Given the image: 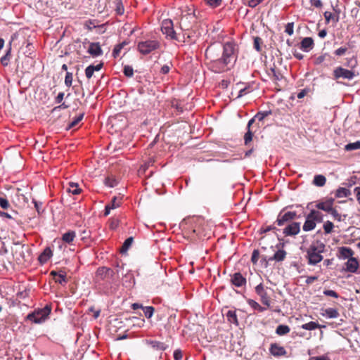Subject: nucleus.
<instances>
[{
    "instance_id": "obj_1",
    "label": "nucleus",
    "mask_w": 360,
    "mask_h": 360,
    "mask_svg": "<svg viewBox=\"0 0 360 360\" xmlns=\"http://www.w3.org/2000/svg\"><path fill=\"white\" fill-rule=\"evenodd\" d=\"M214 48L210 46L206 49L205 56L212 60V68L215 72H223L229 69V65L236 60V45L233 42H226L223 46L222 56H214Z\"/></svg>"
},
{
    "instance_id": "obj_2",
    "label": "nucleus",
    "mask_w": 360,
    "mask_h": 360,
    "mask_svg": "<svg viewBox=\"0 0 360 360\" xmlns=\"http://www.w3.org/2000/svg\"><path fill=\"white\" fill-rule=\"evenodd\" d=\"M326 245L323 243L316 240L313 242L307 250V258L308 263L315 265L323 259L321 255L325 250Z\"/></svg>"
},
{
    "instance_id": "obj_3",
    "label": "nucleus",
    "mask_w": 360,
    "mask_h": 360,
    "mask_svg": "<svg viewBox=\"0 0 360 360\" xmlns=\"http://www.w3.org/2000/svg\"><path fill=\"white\" fill-rule=\"evenodd\" d=\"M51 311V305L46 304L44 307L35 309L27 316V319L35 323H41L49 317Z\"/></svg>"
},
{
    "instance_id": "obj_4",
    "label": "nucleus",
    "mask_w": 360,
    "mask_h": 360,
    "mask_svg": "<svg viewBox=\"0 0 360 360\" xmlns=\"http://www.w3.org/2000/svg\"><path fill=\"white\" fill-rule=\"evenodd\" d=\"M78 103L79 105L82 104L79 99H75V106H77V111H73L69 113V129L77 127H79L82 125L81 122L84 118V111L83 109L79 108L77 106ZM73 110H75V108H73Z\"/></svg>"
},
{
    "instance_id": "obj_5",
    "label": "nucleus",
    "mask_w": 360,
    "mask_h": 360,
    "mask_svg": "<svg viewBox=\"0 0 360 360\" xmlns=\"http://www.w3.org/2000/svg\"><path fill=\"white\" fill-rule=\"evenodd\" d=\"M161 30L163 34L169 39H174L178 41H181L179 34L174 30L173 22L170 19H165L162 22Z\"/></svg>"
},
{
    "instance_id": "obj_6",
    "label": "nucleus",
    "mask_w": 360,
    "mask_h": 360,
    "mask_svg": "<svg viewBox=\"0 0 360 360\" xmlns=\"http://www.w3.org/2000/svg\"><path fill=\"white\" fill-rule=\"evenodd\" d=\"M160 44L158 40H146L138 43L137 48L139 52L143 55H147L153 51L160 48Z\"/></svg>"
},
{
    "instance_id": "obj_7",
    "label": "nucleus",
    "mask_w": 360,
    "mask_h": 360,
    "mask_svg": "<svg viewBox=\"0 0 360 360\" xmlns=\"http://www.w3.org/2000/svg\"><path fill=\"white\" fill-rule=\"evenodd\" d=\"M333 76L335 79L343 78L350 80L354 77L355 75L352 70L338 67L333 70Z\"/></svg>"
},
{
    "instance_id": "obj_8",
    "label": "nucleus",
    "mask_w": 360,
    "mask_h": 360,
    "mask_svg": "<svg viewBox=\"0 0 360 360\" xmlns=\"http://www.w3.org/2000/svg\"><path fill=\"white\" fill-rule=\"evenodd\" d=\"M297 217L296 212H287L285 213H283V212H281L277 217V219L276 221L278 226H283L285 223L291 221L294 219H295Z\"/></svg>"
},
{
    "instance_id": "obj_9",
    "label": "nucleus",
    "mask_w": 360,
    "mask_h": 360,
    "mask_svg": "<svg viewBox=\"0 0 360 360\" xmlns=\"http://www.w3.org/2000/svg\"><path fill=\"white\" fill-rule=\"evenodd\" d=\"M284 243H280L276 245L277 248V251L274 253V255L268 259V261H276V262H283L287 255V252L283 250Z\"/></svg>"
},
{
    "instance_id": "obj_10",
    "label": "nucleus",
    "mask_w": 360,
    "mask_h": 360,
    "mask_svg": "<svg viewBox=\"0 0 360 360\" xmlns=\"http://www.w3.org/2000/svg\"><path fill=\"white\" fill-rule=\"evenodd\" d=\"M300 231V223L291 222L283 229V233L285 236H293L298 234Z\"/></svg>"
},
{
    "instance_id": "obj_11",
    "label": "nucleus",
    "mask_w": 360,
    "mask_h": 360,
    "mask_svg": "<svg viewBox=\"0 0 360 360\" xmlns=\"http://www.w3.org/2000/svg\"><path fill=\"white\" fill-rule=\"evenodd\" d=\"M231 283L237 288H243L245 286L247 281L240 273L237 272L231 276Z\"/></svg>"
},
{
    "instance_id": "obj_12",
    "label": "nucleus",
    "mask_w": 360,
    "mask_h": 360,
    "mask_svg": "<svg viewBox=\"0 0 360 360\" xmlns=\"http://www.w3.org/2000/svg\"><path fill=\"white\" fill-rule=\"evenodd\" d=\"M113 275L114 269H112L106 266H101L98 268L96 272V277L102 280L112 278Z\"/></svg>"
},
{
    "instance_id": "obj_13",
    "label": "nucleus",
    "mask_w": 360,
    "mask_h": 360,
    "mask_svg": "<svg viewBox=\"0 0 360 360\" xmlns=\"http://www.w3.org/2000/svg\"><path fill=\"white\" fill-rule=\"evenodd\" d=\"M270 353L274 356H282L286 354L285 349L276 343L271 344L269 348Z\"/></svg>"
},
{
    "instance_id": "obj_14",
    "label": "nucleus",
    "mask_w": 360,
    "mask_h": 360,
    "mask_svg": "<svg viewBox=\"0 0 360 360\" xmlns=\"http://www.w3.org/2000/svg\"><path fill=\"white\" fill-rule=\"evenodd\" d=\"M314 46V43L313 39L311 37H305L301 41L300 48L303 51L309 52Z\"/></svg>"
},
{
    "instance_id": "obj_15",
    "label": "nucleus",
    "mask_w": 360,
    "mask_h": 360,
    "mask_svg": "<svg viewBox=\"0 0 360 360\" xmlns=\"http://www.w3.org/2000/svg\"><path fill=\"white\" fill-rule=\"evenodd\" d=\"M354 251L348 247H341L338 249V257L340 259H349L352 257Z\"/></svg>"
},
{
    "instance_id": "obj_16",
    "label": "nucleus",
    "mask_w": 360,
    "mask_h": 360,
    "mask_svg": "<svg viewBox=\"0 0 360 360\" xmlns=\"http://www.w3.org/2000/svg\"><path fill=\"white\" fill-rule=\"evenodd\" d=\"M50 274L53 276V279L56 283H58L60 284L66 283V272L65 271H52Z\"/></svg>"
},
{
    "instance_id": "obj_17",
    "label": "nucleus",
    "mask_w": 360,
    "mask_h": 360,
    "mask_svg": "<svg viewBox=\"0 0 360 360\" xmlns=\"http://www.w3.org/2000/svg\"><path fill=\"white\" fill-rule=\"evenodd\" d=\"M334 200L333 198L328 199L324 202H318L316 204V207L318 210H323L328 213L329 211H331V208L333 205Z\"/></svg>"
},
{
    "instance_id": "obj_18",
    "label": "nucleus",
    "mask_w": 360,
    "mask_h": 360,
    "mask_svg": "<svg viewBox=\"0 0 360 360\" xmlns=\"http://www.w3.org/2000/svg\"><path fill=\"white\" fill-rule=\"evenodd\" d=\"M124 266L125 264H124L122 262H117L116 266H115V269L114 270V274H117V276H120V275H122V276H124L125 278H132V275L131 274H128V271L129 270L127 269L126 271H124Z\"/></svg>"
},
{
    "instance_id": "obj_19",
    "label": "nucleus",
    "mask_w": 360,
    "mask_h": 360,
    "mask_svg": "<svg viewBox=\"0 0 360 360\" xmlns=\"http://www.w3.org/2000/svg\"><path fill=\"white\" fill-rule=\"evenodd\" d=\"M88 52L94 57L103 54V51L99 43H91L88 49Z\"/></svg>"
},
{
    "instance_id": "obj_20",
    "label": "nucleus",
    "mask_w": 360,
    "mask_h": 360,
    "mask_svg": "<svg viewBox=\"0 0 360 360\" xmlns=\"http://www.w3.org/2000/svg\"><path fill=\"white\" fill-rule=\"evenodd\" d=\"M346 269L349 272H356L359 267V262L354 257L349 258L345 264Z\"/></svg>"
},
{
    "instance_id": "obj_21",
    "label": "nucleus",
    "mask_w": 360,
    "mask_h": 360,
    "mask_svg": "<svg viewBox=\"0 0 360 360\" xmlns=\"http://www.w3.org/2000/svg\"><path fill=\"white\" fill-rule=\"evenodd\" d=\"M321 314L328 319H335L339 316V312L337 309L333 308H327L325 309H322V312Z\"/></svg>"
},
{
    "instance_id": "obj_22",
    "label": "nucleus",
    "mask_w": 360,
    "mask_h": 360,
    "mask_svg": "<svg viewBox=\"0 0 360 360\" xmlns=\"http://www.w3.org/2000/svg\"><path fill=\"white\" fill-rule=\"evenodd\" d=\"M255 122V118H252L248 123V131L244 135L245 145H248L252 140L253 133L250 130L251 125Z\"/></svg>"
},
{
    "instance_id": "obj_23",
    "label": "nucleus",
    "mask_w": 360,
    "mask_h": 360,
    "mask_svg": "<svg viewBox=\"0 0 360 360\" xmlns=\"http://www.w3.org/2000/svg\"><path fill=\"white\" fill-rule=\"evenodd\" d=\"M316 227V221H314L307 214L306 217V220L303 225V230L304 231H309L314 230Z\"/></svg>"
},
{
    "instance_id": "obj_24",
    "label": "nucleus",
    "mask_w": 360,
    "mask_h": 360,
    "mask_svg": "<svg viewBox=\"0 0 360 360\" xmlns=\"http://www.w3.org/2000/svg\"><path fill=\"white\" fill-rule=\"evenodd\" d=\"M52 256V251L50 248H46L43 252L39 255V260L40 263H46Z\"/></svg>"
},
{
    "instance_id": "obj_25",
    "label": "nucleus",
    "mask_w": 360,
    "mask_h": 360,
    "mask_svg": "<svg viewBox=\"0 0 360 360\" xmlns=\"http://www.w3.org/2000/svg\"><path fill=\"white\" fill-rule=\"evenodd\" d=\"M308 215L316 222L320 223L323 221V215L321 212L318 210H311Z\"/></svg>"
},
{
    "instance_id": "obj_26",
    "label": "nucleus",
    "mask_w": 360,
    "mask_h": 360,
    "mask_svg": "<svg viewBox=\"0 0 360 360\" xmlns=\"http://www.w3.org/2000/svg\"><path fill=\"white\" fill-rule=\"evenodd\" d=\"M351 195V191L343 187H340L338 188L335 191V197L336 198H343V197H348Z\"/></svg>"
},
{
    "instance_id": "obj_27",
    "label": "nucleus",
    "mask_w": 360,
    "mask_h": 360,
    "mask_svg": "<svg viewBox=\"0 0 360 360\" xmlns=\"http://www.w3.org/2000/svg\"><path fill=\"white\" fill-rule=\"evenodd\" d=\"M268 74L271 77V78L276 82L281 80L283 77L281 72L278 70H277L275 68H270Z\"/></svg>"
},
{
    "instance_id": "obj_28",
    "label": "nucleus",
    "mask_w": 360,
    "mask_h": 360,
    "mask_svg": "<svg viewBox=\"0 0 360 360\" xmlns=\"http://www.w3.org/2000/svg\"><path fill=\"white\" fill-rule=\"evenodd\" d=\"M326 178L321 174L316 175L313 180V184L317 186L321 187L326 184Z\"/></svg>"
},
{
    "instance_id": "obj_29",
    "label": "nucleus",
    "mask_w": 360,
    "mask_h": 360,
    "mask_svg": "<svg viewBox=\"0 0 360 360\" xmlns=\"http://www.w3.org/2000/svg\"><path fill=\"white\" fill-rule=\"evenodd\" d=\"M82 188L79 187V184L75 182H69V193H72L73 195H78L81 193Z\"/></svg>"
},
{
    "instance_id": "obj_30",
    "label": "nucleus",
    "mask_w": 360,
    "mask_h": 360,
    "mask_svg": "<svg viewBox=\"0 0 360 360\" xmlns=\"http://www.w3.org/2000/svg\"><path fill=\"white\" fill-rule=\"evenodd\" d=\"M226 316L229 322L233 323L236 326L238 325L237 316L234 311L229 310Z\"/></svg>"
},
{
    "instance_id": "obj_31",
    "label": "nucleus",
    "mask_w": 360,
    "mask_h": 360,
    "mask_svg": "<svg viewBox=\"0 0 360 360\" xmlns=\"http://www.w3.org/2000/svg\"><path fill=\"white\" fill-rule=\"evenodd\" d=\"M290 329L288 326L279 325L276 329V333L278 335H284L290 332Z\"/></svg>"
},
{
    "instance_id": "obj_32",
    "label": "nucleus",
    "mask_w": 360,
    "mask_h": 360,
    "mask_svg": "<svg viewBox=\"0 0 360 360\" xmlns=\"http://www.w3.org/2000/svg\"><path fill=\"white\" fill-rule=\"evenodd\" d=\"M301 328L304 330H312L321 328V326L316 322L310 321L302 325Z\"/></svg>"
},
{
    "instance_id": "obj_33",
    "label": "nucleus",
    "mask_w": 360,
    "mask_h": 360,
    "mask_svg": "<svg viewBox=\"0 0 360 360\" xmlns=\"http://www.w3.org/2000/svg\"><path fill=\"white\" fill-rule=\"evenodd\" d=\"M11 42L9 43V48L6 52V53L1 57V63L4 66H6L8 64V61L11 57Z\"/></svg>"
},
{
    "instance_id": "obj_34",
    "label": "nucleus",
    "mask_w": 360,
    "mask_h": 360,
    "mask_svg": "<svg viewBox=\"0 0 360 360\" xmlns=\"http://www.w3.org/2000/svg\"><path fill=\"white\" fill-rule=\"evenodd\" d=\"M323 15L326 22L327 23H328L331 20H333L335 22H337L339 20L338 15H335L334 14L329 11H326Z\"/></svg>"
},
{
    "instance_id": "obj_35",
    "label": "nucleus",
    "mask_w": 360,
    "mask_h": 360,
    "mask_svg": "<svg viewBox=\"0 0 360 360\" xmlns=\"http://www.w3.org/2000/svg\"><path fill=\"white\" fill-rule=\"evenodd\" d=\"M360 149V141H356L354 143H349L345 146V150L347 151Z\"/></svg>"
},
{
    "instance_id": "obj_36",
    "label": "nucleus",
    "mask_w": 360,
    "mask_h": 360,
    "mask_svg": "<svg viewBox=\"0 0 360 360\" xmlns=\"http://www.w3.org/2000/svg\"><path fill=\"white\" fill-rule=\"evenodd\" d=\"M115 11L118 15H122L124 12V8L121 0H115Z\"/></svg>"
},
{
    "instance_id": "obj_37",
    "label": "nucleus",
    "mask_w": 360,
    "mask_h": 360,
    "mask_svg": "<svg viewBox=\"0 0 360 360\" xmlns=\"http://www.w3.org/2000/svg\"><path fill=\"white\" fill-rule=\"evenodd\" d=\"M132 242H133L132 237H129V238H127L121 248L120 252L122 253L126 252L128 250L129 248L131 245Z\"/></svg>"
},
{
    "instance_id": "obj_38",
    "label": "nucleus",
    "mask_w": 360,
    "mask_h": 360,
    "mask_svg": "<svg viewBox=\"0 0 360 360\" xmlns=\"http://www.w3.org/2000/svg\"><path fill=\"white\" fill-rule=\"evenodd\" d=\"M53 243L57 245L60 249H62L63 243H68V232L63 233L61 239H56Z\"/></svg>"
},
{
    "instance_id": "obj_39",
    "label": "nucleus",
    "mask_w": 360,
    "mask_h": 360,
    "mask_svg": "<svg viewBox=\"0 0 360 360\" xmlns=\"http://www.w3.org/2000/svg\"><path fill=\"white\" fill-rule=\"evenodd\" d=\"M263 44V40L259 37H254V48L258 51L260 52L262 51V45Z\"/></svg>"
},
{
    "instance_id": "obj_40",
    "label": "nucleus",
    "mask_w": 360,
    "mask_h": 360,
    "mask_svg": "<svg viewBox=\"0 0 360 360\" xmlns=\"http://www.w3.org/2000/svg\"><path fill=\"white\" fill-rule=\"evenodd\" d=\"M128 43L127 41H123V42L117 44V46H115V47L114 48L113 51H112L113 56L117 57L120 54L121 50Z\"/></svg>"
},
{
    "instance_id": "obj_41",
    "label": "nucleus",
    "mask_w": 360,
    "mask_h": 360,
    "mask_svg": "<svg viewBox=\"0 0 360 360\" xmlns=\"http://www.w3.org/2000/svg\"><path fill=\"white\" fill-rule=\"evenodd\" d=\"M105 184L108 187L113 188L117 186V181L115 178L108 176L105 179Z\"/></svg>"
},
{
    "instance_id": "obj_42",
    "label": "nucleus",
    "mask_w": 360,
    "mask_h": 360,
    "mask_svg": "<svg viewBox=\"0 0 360 360\" xmlns=\"http://www.w3.org/2000/svg\"><path fill=\"white\" fill-rule=\"evenodd\" d=\"M323 227L325 233L328 234L333 231V229L334 228V224L331 221H327L324 223Z\"/></svg>"
},
{
    "instance_id": "obj_43",
    "label": "nucleus",
    "mask_w": 360,
    "mask_h": 360,
    "mask_svg": "<svg viewBox=\"0 0 360 360\" xmlns=\"http://www.w3.org/2000/svg\"><path fill=\"white\" fill-rule=\"evenodd\" d=\"M109 227L112 230L116 229L119 224H120V220L117 218L112 217L109 219Z\"/></svg>"
},
{
    "instance_id": "obj_44",
    "label": "nucleus",
    "mask_w": 360,
    "mask_h": 360,
    "mask_svg": "<svg viewBox=\"0 0 360 360\" xmlns=\"http://www.w3.org/2000/svg\"><path fill=\"white\" fill-rule=\"evenodd\" d=\"M143 310L144 314L147 319L151 318L153 316L154 311H155L154 307H150V306L146 307H143Z\"/></svg>"
},
{
    "instance_id": "obj_45",
    "label": "nucleus",
    "mask_w": 360,
    "mask_h": 360,
    "mask_svg": "<svg viewBox=\"0 0 360 360\" xmlns=\"http://www.w3.org/2000/svg\"><path fill=\"white\" fill-rule=\"evenodd\" d=\"M152 347L160 350H165L167 349V345L161 342L153 341L151 342Z\"/></svg>"
},
{
    "instance_id": "obj_46",
    "label": "nucleus",
    "mask_w": 360,
    "mask_h": 360,
    "mask_svg": "<svg viewBox=\"0 0 360 360\" xmlns=\"http://www.w3.org/2000/svg\"><path fill=\"white\" fill-rule=\"evenodd\" d=\"M271 114V112L270 110L264 111L262 112H258L256 114V115L253 118H255V120L257 119L259 121H262L266 117L269 116Z\"/></svg>"
},
{
    "instance_id": "obj_47",
    "label": "nucleus",
    "mask_w": 360,
    "mask_h": 360,
    "mask_svg": "<svg viewBox=\"0 0 360 360\" xmlns=\"http://www.w3.org/2000/svg\"><path fill=\"white\" fill-rule=\"evenodd\" d=\"M96 20H86L84 22V27H86L89 31H91L93 28H95L97 27L96 25Z\"/></svg>"
},
{
    "instance_id": "obj_48",
    "label": "nucleus",
    "mask_w": 360,
    "mask_h": 360,
    "mask_svg": "<svg viewBox=\"0 0 360 360\" xmlns=\"http://www.w3.org/2000/svg\"><path fill=\"white\" fill-rule=\"evenodd\" d=\"M121 204V199L117 198V197H114L110 203L108 204L112 209H115L116 207H120Z\"/></svg>"
},
{
    "instance_id": "obj_49",
    "label": "nucleus",
    "mask_w": 360,
    "mask_h": 360,
    "mask_svg": "<svg viewBox=\"0 0 360 360\" xmlns=\"http://www.w3.org/2000/svg\"><path fill=\"white\" fill-rule=\"evenodd\" d=\"M285 32L291 36L294 33V23L288 22L285 27Z\"/></svg>"
},
{
    "instance_id": "obj_50",
    "label": "nucleus",
    "mask_w": 360,
    "mask_h": 360,
    "mask_svg": "<svg viewBox=\"0 0 360 360\" xmlns=\"http://www.w3.org/2000/svg\"><path fill=\"white\" fill-rule=\"evenodd\" d=\"M248 304L256 310H258L259 311H262L264 309L257 302L252 300H248Z\"/></svg>"
},
{
    "instance_id": "obj_51",
    "label": "nucleus",
    "mask_w": 360,
    "mask_h": 360,
    "mask_svg": "<svg viewBox=\"0 0 360 360\" xmlns=\"http://www.w3.org/2000/svg\"><path fill=\"white\" fill-rule=\"evenodd\" d=\"M207 4L212 8L218 7L221 5V0H204Z\"/></svg>"
},
{
    "instance_id": "obj_52",
    "label": "nucleus",
    "mask_w": 360,
    "mask_h": 360,
    "mask_svg": "<svg viewBox=\"0 0 360 360\" xmlns=\"http://www.w3.org/2000/svg\"><path fill=\"white\" fill-rule=\"evenodd\" d=\"M123 72L125 76H127L128 77H131L133 76L134 70H133L132 67H131L129 65H125L124 68Z\"/></svg>"
},
{
    "instance_id": "obj_53",
    "label": "nucleus",
    "mask_w": 360,
    "mask_h": 360,
    "mask_svg": "<svg viewBox=\"0 0 360 360\" xmlns=\"http://www.w3.org/2000/svg\"><path fill=\"white\" fill-rule=\"evenodd\" d=\"M356 176H352L349 179L347 180L344 184L347 187H352V186L355 185L356 184Z\"/></svg>"
},
{
    "instance_id": "obj_54",
    "label": "nucleus",
    "mask_w": 360,
    "mask_h": 360,
    "mask_svg": "<svg viewBox=\"0 0 360 360\" xmlns=\"http://www.w3.org/2000/svg\"><path fill=\"white\" fill-rule=\"evenodd\" d=\"M259 257V252L257 250H255L252 254L251 262L253 264H256Z\"/></svg>"
},
{
    "instance_id": "obj_55",
    "label": "nucleus",
    "mask_w": 360,
    "mask_h": 360,
    "mask_svg": "<svg viewBox=\"0 0 360 360\" xmlns=\"http://www.w3.org/2000/svg\"><path fill=\"white\" fill-rule=\"evenodd\" d=\"M247 1V5L249 7L255 8L259 4H261L264 0H246Z\"/></svg>"
},
{
    "instance_id": "obj_56",
    "label": "nucleus",
    "mask_w": 360,
    "mask_h": 360,
    "mask_svg": "<svg viewBox=\"0 0 360 360\" xmlns=\"http://www.w3.org/2000/svg\"><path fill=\"white\" fill-rule=\"evenodd\" d=\"M93 65H89L85 70V75L88 79H90L94 75Z\"/></svg>"
},
{
    "instance_id": "obj_57",
    "label": "nucleus",
    "mask_w": 360,
    "mask_h": 360,
    "mask_svg": "<svg viewBox=\"0 0 360 360\" xmlns=\"http://www.w3.org/2000/svg\"><path fill=\"white\" fill-rule=\"evenodd\" d=\"M188 19H192V20H194L195 19V15L194 13H188L186 15H184L182 18H181V28L184 29L182 27V25L184 23V21L186 20H188Z\"/></svg>"
},
{
    "instance_id": "obj_58",
    "label": "nucleus",
    "mask_w": 360,
    "mask_h": 360,
    "mask_svg": "<svg viewBox=\"0 0 360 360\" xmlns=\"http://www.w3.org/2000/svg\"><path fill=\"white\" fill-rule=\"evenodd\" d=\"M329 214H330L333 218L338 221H340L341 220V216L340 214L338 213V212L334 209L333 207L331 208V211H329L328 212Z\"/></svg>"
},
{
    "instance_id": "obj_59",
    "label": "nucleus",
    "mask_w": 360,
    "mask_h": 360,
    "mask_svg": "<svg viewBox=\"0 0 360 360\" xmlns=\"http://www.w3.org/2000/svg\"><path fill=\"white\" fill-rule=\"evenodd\" d=\"M347 51V47L345 46V47H340L339 49H338L337 50L335 51V56H343L346 53Z\"/></svg>"
},
{
    "instance_id": "obj_60",
    "label": "nucleus",
    "mask_w": 360,
    "mask_h": 360,
    "mask_svg": "<svg viewBox=\"0 0 360 360\" xmlns=\"http://www.w3.org/2000/svg\"><path fill=\"white\" fill-rule=\"evenodd\" d=\"M25 49H26V50L24 51V53L25 55H27V56H29L30 55L32 54L33 49H34V46H32V44L27 43L25 46Z\"/></svg>"
},
{
    "instance_id": "obj_61",
    "label": "nucleus",
    "mask_w": 360,
    "mask_h": 360,
    "mask_svg": "<svg viewBox=\"0 0 360 360\" xmlns=\"http://www.w3.org/2000/svg\"><path fill=\"white\" fill-rule=\"evenodd\" d=\"M0 206L3 209H7L9 207L10 205L6 199L0 198Z\"/></svg>"
},
{
    "instance_id": "obj_62",
    "label": "nucleus",
    "mask_w": 360,
    "mask_h": 360,
    "mask_svg": "<svg viewBox=\"0 0 360 360\" xmlns=\"http://www.w3.org/2000/svg\"><path fill=\"white\" fill-rule=\"evenodd\" d=\"M310 4L316 8H321L323 6L321 0H310Z\"/></svg>"
},
{
    "instance_id": "obj_63",
    "label": "nucleus",
    "mask_w": 360,
    "mask_h": 360,
    "mask_svg": "<svg viewBox=\"0 0 360 360\" xmlns=\"http://www.w3.org/2000/svg\"><path fill=\"white\" fill-rule=\"evenodd\" d=\"M183 354L181 350L176 349L174 352V358L175 360H181Z\"/></svg>"
},
{
    "instance_id": "obj_64",
    "label": "nucleus",
    "mask_w": 360,
    "mask_h": 360,
    "mask_svg": "<svg viewBox=\"0 0 360 360\" xmlns=\"http://www.w3.org/2000/svg\"><path fill=\"white\" fill-rule=\"evenodd\" d=\"M309 360H331L328 356L326 355H321L318 356H313Z\"/></svg>"
}]
</instances>
